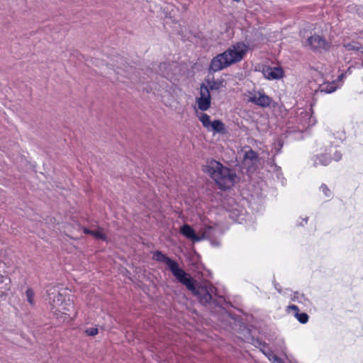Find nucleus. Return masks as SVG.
I'll return each instance as SVG.
<instances>
[{
	"instance_id": "f257e3e1",
	"label": "nucleus",
	"mask_w": 363,
	"mask_h": 363,
	"mask_svg": "<svg viewBox=\"0 0 363 363\" xmlns=\"http://www.w3.org/2000/svg\"><path fill=\"white\" fill-rule=\"evenodd\" d=\"M152 259L158 262L165 263L178 282L185 286L198 302L221 322L228 323L230 320H235V315L228 310L231 303L223 296L218 294L217 288L211 282L197 281L190 274L182 269L177 261L162 251H155Z\"/></svg>"
},
{
	"instance_id": "f03ea898",
	"label": "nucleus",
	"mask_w": 363,
	"mask_h": 363,
	"mask_svg": "<svg viewBox=\"0 0 363 363\" xmlns=\"http://www.w3.org/2000/svg\"><path fill=\"white\" fill-rule=\"evenodd\" d=\"M250 48L244 42H238L230 45L222 53L213 57L209 64V72H216L242 61ZM253 50V48H251Z\"/></svg>"
},
{
	"instance_id": "7ed1b4c3",
	"label": "nucleus",
	"mask_w": 363,
	"mask_h": 363,
	"mask_svg": "<svg viewBox=\"0 0 363 363\" xmlns=\"http://www.w3.org/2000/svg\"><path fill=\"white\" fill-rule=\"evenodd\" d=\"M202 170L206 173L221 190L231 188L240 181V177L233 169L224 166L220 162L211 159L203 166Z\"/></svg>"
},
{
	"instance_id": "20e7f679",
	"label": "nucleus",
	"mask_w": 363,
	"mask_h": 363,
	"mask_svg": "<svg viewBox=\"0 0 363 363\" xmlns=\"http://www.w3.org/2000/svg\"><path fill=\"white\" fill-rule=\"evenodd\" d=\"M303 46L315 53L323 54L330 50L332 43L324 36L313 33L307 37L305 41L303 42Z\"/></svg>"
},
{
	"instance_id": "39448f33",
	"label": "nucleus",
	"mask_w": 363,
	"mask_h": 363,
	"mask_svg": "<svg viewBox=\"0 0 363 363\" xmlns=\"http://www.w3.org/2000/svg\"><path fill=\"white\" fill-rule=\"evenodd\" d=\"M289 123L294 124L292 128L294 131H303L304 129L314 124V119L312 118L311 113L303 108H298L294 114L293 117H290Z\"/></svg>"
},
{
	"instance_id": "423d86ee",
	"label": "nucleus",
	"mask_w": 363,
	"mask_h": 363,
	"mask_svg": "<svg viewBox=\"0 0 363 363\" xmlns=\"http://www.w3.org/2000/svg\"><path fill=\"white\" fill-rule=\"evenodd\" d=\"M221 232L217 226L205 225L201 230L200 237L203 240H208L213 247H219L221 245L218 237L221 235Z\"/></svg>"
},
{
	"instance_id": "0eeeda50",
	"label": "nucleus",
	"mask_w": 363,
	"mask_h": 363,
	"mask_svg": "<svg viewBox=\"0 0 363 363\" xmlns=\"http://www.w3.org/2000/svg\"><path fill=\"white\" fill-rule=\"evenodd\" d=\"M249 101L262 108L270 106L273 101L272 99L265 94L263 91L257 92L255 95L250 97Z\"/></svg>"
},
{
	"instance_id": "6e6552de",
	"label": "nucleus",
	"mask_w": 363,
	"mask_h": 363,
	"mask_svg": "<svg viewBox=\"0 0 363 363\" xmlns=\"http://www.w3.org/2000/svg\"><path fill=\"white\" fill-rule=\"evenodd\" d=\"M179 232L184 237L191 240L194 243L203 240V238L196 234L195 230L189 224L185 223L182 225Z\"/></svg>"
},
{
	"instance_id": "1a4fd4ad",
	"label": "nucleus",
	"mask_w": 363,
	"mask_h": 363,
	"mask_svg": "<svg viewBox=\"0 0 363 363\" xmlns=\"http://www.w3.org/2000/svg\"><path fill=\"white\" fill-rule=\"evenodd\" d=\"M264 77L269 80L280 79L284 77V72L280 67H266L263 69Z\"/></svg>"
},
{
	"instance_id": "9d476101",
	"label": "nucleus",
	"mask_w": 363,
	"mask_h": 363,
	"mask_svg": "<svg viewBox=\"0 0 363 363\" xmlns=\"http://www.w3.org/2000/svg\"><path fill=\"white\" fill-rule=\"evenodd\" d=\"M258 158V153L250 148L244 153L242 165L247 167V171H250L252 167L257 162Z\"/></svg>"
},
{
	"instance_id": "9b49d317",
	"label": "nucleus",
	"mask_w": 363,
	"mask_h": 363,
	"mask_svg": "<svg viewBox=\"0 0 363 363\" xmlns=\"http://www.w3.org/2000/svg\"><path fill=\"white\" fill-rule=\"evenodd\" d=\"M214 72H209L207 77L204 79V82L206 84V86L210 91L219 90L220 88L224 87V79H214L213 75Z\"/></svg>"
},
{
	"instance_id": "f8f14e48",
	"label": "nucleus",
	"mask_w": 363,
	"mask_h": 363,
	"mask_svg": "<svg viewBox=\"0 0 363 363\" xmlns=\"http://www.w3.org/2000/svg\"><path fill=\"white\" fill-rule=\"evenodd\" d=\"M238 207V206L236 205V207L226 208L227 216L234 222L240 223L244 214L243 211Z\"/></svg>"
},
{
	"instance_id": "ddd939ff",
	"label": "nucleus",
	"mask_w": 363,
	"mask_h": 363,
	"mask_svg": "<svg viewBox=\"0 0 363 363\" xmlns=\"http://www.w3.org/2000/svg\"><path fill=\"white\" fill-rule=\"evenodd\" d=\"M340 87L339 85L337 84L336 81H333L331 82H324L319 86L318 89L315 91L325 94H331L335 91Z\"/></svg>"
},
{
	"instance_id": "4468645a",
	"label": "nucleus",
	"mask_w": 363,
	"mask_h": 363,
	"mask_svg": "<svg viewBox=\"0 0 363 363\" xmlns=\"http://www.w3.org/2000/svg\"><path fill=\"white\" fill-rule=\"evenodd\" d=\"M331 160V157L327 154L316 155L312 157L314 167L318 165L327 166L330 163Z\"/></svg>"
},
{
	"instance_id": "2eb2a0df",
	"label": "nucleus",
	"mask_w": 363,
	"mask_h": 363,
	"mask_svg": "<svg viewBox=\"0 0 363 363\" xmlns=\"http://www.w3.org/2000/svg\"><path fill=\"white\" fill-rule=\"evenodd\" d=\"M198 108L202 111H207L211 105V100L207 99L196 98Z\"/></svg>"
},
{
	"instance_id": "dca6fc26",
	"label": "nucleus",
	"mask_w": 363,
	"mask_h": 363,
	"mask_svg": "<svg viewBox=\"0 0 363 363\" xmlns=\"http://www.w3.org/2000/svg\"><path fill=\"white\" fill-rule=\"evenodd\" d=\"M343 47L349 51H359L362 48V44L357 41L343 43Z\"/></svg>"
},
{
	"instance_id": "f3484780",
	"label": "nucleus",
	"mask_w": 363,
	"mask_h": 363,
	"mask_svg": "<svg viewBox=\"0 0 363 363\" xmlns=\"http://www.w3.org/2000/svg\"><path fill=\"white\" fill-rule=\"evenodd\" d=\"M210 128L216 133H223L225 130V125L220 120L212 121Z\"/></svg>"
},
{
	"instance_id": "a211bd4d",
	"label": "nucleus",
	"mask_w": 363,
	"mask_h": 363,
	"mask_svg": "<svg viewBox=\"0 0 363 363\" xmlns=\"http://www.w3.org/2000/svg\"><path fill=\"white\" fill-rule=\"evenodd\" d=\"M291 299L292 301H296L304 305L310 302L309 299L303 294H300L298 291L294 293Z\"/></svg>"
},
{
	"instance_id": "6ab92c4d",
	"label": "nucleus",
	"mask_w": 363,
	"mask_h": 363,
	"mask_svg": "<svg viewBox=\"0 0 363 363\" xmlns=\"http://www.w3.org/2000/svg\"><path fill=\"white\" fill-rule=\"evenodd\" d=\"M199 118L204 128L207 129L210 128L211 121L210 119V116L207 113H201L200 116H199Z\"/></svg>"
},
{
	"instance_id": "aec40b11",
	"label": "nucleus",
	"mask_w": 363,
	"mask_h": 363,
	"mask_svg": "<svg viewBox=\"0 0 363 363\" xmlns=\"http://www.w3.org/2000/svg\"><path fill=\"white\" fill-rule=\"evenodd\" d=\"M199 98L211 100L210 90L206 86L205 83H202L200 86V96Z\"/></svg>"
},
{
	"instance_id": "412c9836",
	"label": "nucleus",
	"mask_w": 363,
	"mask_h": 363,
	"mask_svg": "<svg viewBox=\"0 0 363 363\" xmlns=\"http://www.w3.org/2000/svg\"><path fill=\"white\" fill-rule=\"evenodd\" d=\"M284 145V140L281 138H278L274 143L273 150L274 152V155H278L281 152V150Z\"/></svg>"
},
{
	"instance_id": "4be33fe9",
	"label": "nucleus",
	"mask_w": 363,
	"mask_h": 363,
	"mask_svg": "<svg viewBox=\"0 0 363 363\" xmlns=\"http://www.w3.org/2000/svg\"><path fill=\"white\" fill-rule=\"evenodd\" d=\"M26 300L29 303L30 306H34L35 301H34V291L31 288H28L26 291Z\"/></svg>"
},
{
	"instance_id": "5701e85b",
	"label": "nucleus",
	"mask_w": 363,
	"mask_h": 363,
	"mask_svg": "<svg viewBox=\"0 0 363 363\" xmlns=\"http://www.w3.org/2000/svg\"><path fill=\"white\" fill-rule=\"evenodd\" d=\"M295 317L302 324H305L308 321L309 316L306 313H295Z\"/></svg>"
},
{
	"instance_id": "b1692460",
	"label": "nucleus",
	"mask_w": 363,
	"mask_h": 363,
	"mask_svg": "<svg viewBox=\"0 0 363 363\" xmlns=\"http://www.w3.org/2000/svg\"><path fill=\"white\" fill-rule=\"evenodd\" d=\"M91 235L94 237L95 238L98 240H101L104 241H106L107 240V236L99 230H92Z\"/></svg>"
},
{
	"instance_id": "393cba45",
	"label": "nucleus",
	"mask_w": 363,
	"mask_h": 363,
	"mask_svg": "<svg viewBox=\"0 0 363 363\" xmlns=\"http://www.w3.org/2000/svg\"><path fill=\"white\" fill-rule=\"evenodd\" d=\"M115 62H116V64L114 65V66H116L117 69H125V65L123 63V59L121 57L117 56L116 57Z\"/></svg>"
},
{
	"instance_id": "a878e982",
	"label": "nucleus",
	"mask_w": 363,
	"mask_h": 363,
	"mask_svg": "<svg viewBox=\"0 0 363 363\" xmlns=\"http://www.w3.org/2000/svg\"><path fill=\"white\" fill-rule=\"evenodd\" d=\"M320 190L323 191V193L325 194V196L326 197H330L331 196L332 193L330 191V189H328V187L327 186V185L323 184L320 186Z\"/></svg>"
},
{
	"instance_id": "bb28decb",
	"label": "nucleus",
	"mask_w": 363,
	"mask_h": 363,
	"mask_svg": "<svg viewBox=\"0 0 363 363\" xmlns=\"http://www.w3.org/2000/svg\"><path fill=\"white\" fill-rule=\"evenodd\" d=\"M85 333L89 336H94L98 334L99 330L97 328H89L86 329Z\"/></svg>"
},
{
	"instance_id": "cd10ccee",
	"label": "nucleus",
	"mask_w": 363,
	"mask_h": 363,
	"mask_svg": "<svg viewBox=\"0 0 363 363\" xmlns=\"http://www.w3.org/2000/svg\"><path fill=\"white\" fill-rule=\"evenodd\" d=\"M300 219L301 220H297L296 225L303 227L308 223V217L306 216L305 218H300Z\"/></svg>"
},
{
	"instance_id": "c85d7f7f",
	"label": "nucleus",
	"mask_w": 363,
	"mask_h": 363,
	"mask_svg": "<svg viewBox=\"0 0 363 363\" xmlns=\"http://www.w3.org/2000/svg\"><path fill=\"white\" fill-rule=\"evenodd\" d=\"M333 160L336 162L340 161L342 159V154L340 151L335 150L333 154Z\"/></svg>"
},
{
	"instance_id": "c756f323",
	"label": "nucleus",
	"mask_w": 363,
	"mask_h": 363,
	"mask_svg": "<svg viewBox=\"0 0 363 363\" xmlns=\"http://www.w3.org/2000/svg\"><path fill=\"white\" fill-rule=\"evenodd\" d=\"M256 346H259V347H265V343L262 342L261 340L257 339L255 340V343H254Z\"/></svg>"
},
{
	"instance_id": "7c9ffc66",
	"label": "nucleus",
	"mask_w": 363,
	"mask_h": 363,
	"mask_svg": "<svg viewBox=\"0 0 363 363\" xmlns=\"http://www.w3.org/2000/svg\"><path fill=\"white\" fill-rule=\"evenodd\" d=\"M288 308H289V309L292 310V311H295L296 313L299 312V308L296 305H290V306H289Z\"/></svg>"
},
{
	"instance_id": "2f4dec72",
	"label": "nucleus",
	"mask_w": 363,
	"mask_h": 363,
	"mask_svg": "<svg viewBox=\"0 0 363 363\" xmlns=\"http://www.w3.org/2000/svg\"><path fill=\"white\" fill-rule=\"evenodd\" d=\"M93 230H90L87 228H83V233L86 235H90L91 234V232H92Z\"/></svg>"
},
{
	"instance_id": "473e14b6",
	"label": "nucleus",
	"mask_w": 363,
	"mask_h": 363,
	"mask_svg": "<svg viewBox=\"0 0 363 363\" xmlns=\"http://www.w3.org/2000/svg\"><path fill=\"white\" fill-rule=\"evenodd\" d=\"M346 74L345 73H342L341 74L340 76H338L337 80H335L337 82H342V79L345 77Z\"/></svg>"
},
{
	"instance_id": "72a5a7b5",
	"label": "nucleus",
	"mask_w": 363,
	"mask_h": 363,
	"mask_svg": "<svg viewBox=\"0 0 363 363\" xmlns=\"http://www.w3.org/2000/svg\"><path fill=\"white\" fill-rule=\"evenodd\" d=\"M274 288L275 289L279 292V293H281V286H279V284L278 283H276L274 282Z\"/></svg>"
},
{
	"instance_id": "f704fd0d",
	"label": "nucleus",
	"mask_w": 363,
	"mask_h": 363,
	"mask_svg": "<svg viewBox=\"0 0 363 363\" xmlns=\"http://www.w3.org/2000/svg\"><path fill=\"white\" fill-rule=\"evenodd\" d=\"M274 361L277 363H284L283 361L281 360V359L279 358L278 357L274 356Z\"/></svg>"
},
{
	"instance_id": "c9c22d12",
	"label": "nucleus",
	"mask_w": 363,
	"mask_h": 363,
	"mask_svg": "<svg viewBox=\"0 0 363 363\" xmlns=\"http://www.w3.org/2000/svg\"><path fill=\"white\" fill-rule=\"evenodd\" d=\"M352 73V67H349L345 72V74L347 75V74H350Z\"/></svg>"
}]
</instances>
